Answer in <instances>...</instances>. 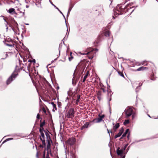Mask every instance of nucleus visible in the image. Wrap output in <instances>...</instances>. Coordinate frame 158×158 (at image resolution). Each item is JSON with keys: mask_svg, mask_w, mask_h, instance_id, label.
Here are the masks:
<instances>
[{"mask_svg": "<svg viewBox=\"0 0 158 158\" xmlns=\"http://www.w3.org/2000/svg\"><path fill=\"white\" fill-rule=\"evenodd\" d=\"M19 66L17 65L16 66L14 72L6 81V83L7 85L10 84L16 78L18 75V72L19 70Z\"/></svg>", "mask_w": 158, "mask_h": 158, "instance_id": "1", "label": "nucleus"}, {"mask_svg": "<svg viewBox=\"0 0 158 158\" xmlns=\"http://www.w3.org/2000/svg\"><path fill=\"white\" fill-rule=\"evenodd\" d=\"M48 130L44 131V132L46 137V140L47 141L46 150L47 152L50 153L51 152V143H52V141L50 138V135L48 133Z\"/></svg>", "mask_w": 158, "mask_h": 158, "instance_id": "2", "label": "nucleus"}, {"mask_svg": "<svg viewBox=\"0 0 158 158\" xmlns=\"http://www.w3.org/2000/svg\"><path fill=\"white\" fill-rule=\"evenodd\" d=\"M129 6V5H127L124 7L123 6H118L116 7V10L118 12H116L118 15L123 14L126 13L127 10V7Z\"/></svg>", "mask_w": 158, "mask_h": 158, "instance_id": "3", "label": "nucleus"}, {"mask_svg": "<svg viewBox=\"0 0 158 158\" xmlns=\"http://www.w3.org/2000/svg\"><path fill=\"white\" fill-rule=\"evenodd\" d=\"M5 44L6 45L12 48L11 50H15V45L14 41L10 38H6L5 40Z\"/></svg>", "mask_w": 158, "mask_h": 158, "instance_id": "4", "label": "nucleus"}, {"mask_svg": "<svg viewBox=\"0 0 158 158\" xmlns=\"http://www.w3.org/2000/svg\"><path fill=\"white\" fill-rule=\"evenodd\" d=\"M74 109L73 108L69 109L66 114V117L68 118H73L74 116Z\"/></svg>", "mask_w": 158, "mask_h": 158, "instance_id": "5", "label": "nucleus"}, {"mask_svg": "<svg viewBox=\"0 0 158 158\" xmlns=\"http://www.w3.org/2000/svg\"><path fill=\"white\" fill-rule=\"evenodd\" d=\"M133 112V110L131 108L128 107L126 108L124 110V112L126 114V118H128L131 116Z\"/></svg>", "mask_w": 158, "mask_h": 158, "instance_id": "6", "label": "nucleus"}, {"mask_svg": "<svg viewBox=\"0 0 158 158\" xmlns=\"http://www.w3.org/2000/svg\"><path fill=\"white\" fill-rule=\"evenodd\" d=\"M99 117L97 118H95L93 120L92 122H94L96 123H99L101 122L102 120V119L104 117L105 115L103 114L102 115H100V114L98 115Z\"/></svg>", "mask_w": 158, "mask_h": 158, "instance_id": "7", "label": "nucleus"}, {"mask_svg": "<svg viewBox=\"0 0 158 158\" xmlns=\"http://www.w3.org/2000/svg\"><path fill=\"white\" fill-rule=\"evenodd\" d=\"M12 54V52H2V53L0 55V58L1 59H5L8 57V54L11 55Z\"/></svg>", "mask_w": 158, "mask_h": 158, "instance_id": "8", "label": "nucleus"}, {"mask_svg": "<svg viewBox=\"0 0 158 158\" xmlns=\"http://www.w3.org/2000/svg\"><path fill=\"white\" fill-rule=\"evenodd\" d=\"M75 138L74 137H72L69 138L68 140L67 141V143L70 145H73L75 144Z\"/></svg>", "mask_w": 158, "mask_h": 158, "instance_id": "9", "label": "nucleus"}, {"mask_svg": "<svg viewBox=\"0 0 158 158\" xmlns=\"http://www.w3.org/2000/svg\"><path fill=\"white\" fill-rule=\"evenodd\" d=\"M40 140L42 141V143L44 145V146H46V143L45 141V137L44 133H41L40 135Z\"/></svg>", "mask_w": 158, "mask_h": 158, "instance_id": "10", "label": "nucleus"}, {"mask_svg": "<svg viewBox=\"0 0 158 158\" xmlns=\"http://www.w3.org/2000/svg\"><path fill=\"white\" fill-rule=\"evenodd\" d=\"M119 147H118L116 150V153L118 155L120 156L121 157H122L123 156H125L123 155V150L122 149H120Z\"/></svg>", "mask_w": 158, "mask_h": 158, "instance_id": "11", "label": "nucleus"}, {"mask_svg": "<svg viewBox=\"0 0 158 158\" xmlns=\"http://www.w3.org/2000/svg\"><path fill=\"white\" fill-rule=\"evenodd\" d=\"M51 156L52 155L51 152L49 153L48 152H47V154H45V149L43 152V155L42 158H50L49 157V154Z\"/></svg>", "mask_w": 158, "mask_h": 158, "instance_id": "12", "label": "nucleus"}, {"mask_svg": "<svg viewBox=\"0 0 158 158\" xmlns=\"http://www.w3.org/2000/svg\"><path fill=\"white\" fill-rule=\"evenodd\" d=\"M92 48L93 49L92 52L91 53H90L87 55H89L88 57L89 59H92L94 57L96 54V52L94 51L95 50H96L97 52L98 51V49H93V48Z\"/></svg>", "mask_w": 158, "mask_h": 158, "instance_id": "13", "label": "nucleus"}, {"mask_svg": "<svg viewBox=\"0 0 158 158\" xmlns=\"http://www.w3.org/2000/svg\"><path fill=\"white\" fill-rule=\"evenodd\" d=\"M36 148L37 150L36 157V158H40V156L42 154L43 155V152L42 153V152L41 149H38L36 146Z\"/></svg>", "mask_w": 158, "mask_h": 158, "instance_id": "14", "label": "nucleus"}, {"mask_svg": "<svg viewBox=\"0 0 158 158\" xmlns=\"http://www.w3.org/2000/svg\"><path fill=\"white\" fill-rule=\"evenodd\" d=\"M93 50V49L92 48H88L86 50V53L80 52V53L82 55H87L88 54L91 53L92 52Z\"/></svg>", "mask_w": 158, "mask_h": 158, "instance_id": "15", "label": "nucleus"}, {"mask_svg": "<svg viewBox=\"0 0 158 158\" xmlns=\"http://www.w3.org/2000/svg\"><path fill=\"white\" fill-rule=\"evenodd\" d=\"M123 131H124L123 128V127L121 128L120 129V130H119V132H118V133L115 136L114 138L116 139V138L120 137L121 135L123 133Z\"/></svg>", "mask_w": 158, "mask_h": 158, "instance_id": "16", "label": "nucleus"}, {"mask_svg": "<svg viewBox=\"0 0 158 158\" xmlns=\"http://www.w3.org/2000/svg\"><path fill=\"white\" fill-rule=\"evenodd\" d=\"M8 12L10 14H15L17 15L15 11V9L14 8H10L8 10Z\"/></svg>", "mask_w": 158, "mask_h": 158, "instance_id": "17", "label": "nucleus"}, {"mask_svg": "<svg viewBox=\"0 0 158 158\" xmlns=\"http://www.w3.org/2000/svg\"><path fill=\"white\" fill-rule=\"evenodd\" d=\"M97 98L98 100L100 101L102 98V93L101 91H98L97 94Z\"/></svg>", "mask_w": 158, "mask_h": 158, "instance_id": "18", "label": "nucleus"}, {"mask_svg": "<svg viewBox=\"0 0 158 158\" xmlns=\"http://www.w3.org/2000/svg\"><path fill=\"white\" fill-rule=\"evenodd\" d=\"M148 69V68L147 67L142 66L137 69L135 71H143L144 70L147 69Z\"/></svg>", "mask_w": 158, "mask_h": 158, "instance_id": "19", "label": "nucleus"}, {"mask_svg": "<svg viewBox=\"0 0 158 158\" xmlns=\"http://www.w3.org/2000/svg\"><path fill=\"white\" fill-rule=\"evenodd\" d=\"M119 123H116L114 126L113 127V129L114 131H115L116 130L118 129L119 127Z\"/></svg>", "mask_w": 158, "mask_h": 158, "instance_id": "20", "label": "nucleus"}, {"mask_svg": "<svg viewBox=\"0 0 158 158\" xmlns=\"http://www.w3.org/2000/svg\"><path fill=\"white\" fill-rule=\"evenodd\" d=\"M80 97L81 96L80 95H78L77 96V99L76 101V104L77 105L78 104L79 102H80Z\"/></svg>", "mask_w": 158, "mask_h": 158, "instance_id": "21", "label": "nucleus"}, {"mask_svg": "<svg viewBox=\"0 0 158 158\" xmlns=\"http://www.w3.org/2000/svg\"><path fill=\"white\" fill-rule=\"evenodd\" d=\"M129 129H127L125 131L124 133L123 134V135H122L121 137V139H122L124 137H125L126 136L127 134V133H128L129 131Z\"/></svg>", "mask_w": 158, "mask_h": 158, "instance_id": "22", "label": "nucleus"}, {"mask_svg": "<svg viewBox=\"0 0 158 158\" xmlns=\"http://www.w3.org/2000/svg\"><path fill=\"white\" fill-rule=\"evenodd\" d=\"M89 73V71H87V73H86L85 75L84 76L83 80L82 81V82H84L85 81L86 79L87 78V76L88 74Z\"/></svg>", "mask_w": 158, "mask_h": 158, "instance_id": "23", "label": "nucleus"}, {"mask_svg": "<svg viewBox=\"0 0 158 158\" xmlns=\"http://www.w3.org/2000/svg\"><path fill=\"white\" fill-rule=\"evenodd\" d=\"M51 104L52 106L53 109H55V110H56L57 108L56 107V105L55 104H54V103L53 102H51ZM53 111H55V110H54V109L53 110Z\"/></svg>", "mask_w": 158, "mask_h": 158, "instance_id": "24", "label": "nucleus"}, {"mask_svg": "<svg viewBox=\"0 0 158 158\" xmlns=\"http://www.w3.org/2000/svg\"><path fill=\"white\" fill-rule=\"evenodd\" d=\"M16 14H22L21 15L22 16H23L24 15V12H23L22 11H21L19 9H17V13H16Z\"/></svg>", "mask_w": 158, "mask_h": 158, "instance_id": "25", "label": "nucleus"}, {"mask_svg": "<svg viewBox=\"0 0 158 158\" xmlns=\"http://www.w3.org/2000/svg\"><path fill=\"white\" fill-rule=\"evenodd\" d=\"M89 125V123L88 122H86L85 124H84L83 126H84L85 128H88Z\"/></svg>", "mask_w": 158, "mask_h": 158, "instance_id": "26", "label": "nucleus"}, {"mask_svg": "<svg viewBox=\"0 0 158 158\" xmlns=\"http://www.w3.org/2000/svg\"><path fill=\"white\" fill-rule=\"evenodd\" d=\"M104 35L105 36L108 37L110 35V32L109 31H107L104 32Z\"/></svg>", "mask_w": 158, "mask_h": 158, "instance_id": "27", "label": "nucleus"}, {"mask_svg": "<svg viewBox=\"0 0 158 158\" xmlns=\"http://www.w3.org/2000/svg\"><path fill=\"white\" fill-rule=\"evenodd\" d=\"M45 123V120H44L40 124V127H43Z\"/></svg>", "mask_w": 158, "mask_h": 158, "instance_id": "28", "label": "nucleus"}, {"mask_svg": "<svg viewBox=\"0 0 158 158\" xmlns=\"http://www.w3.org/2000/svg\"><path fill=\"white\" fill-rule=\"evenodd\" d=\"M70 57H69V61H71L73 58V57L72 55V52L70 53Z\"/></svg>", "mask_w": 158, "mask_h": 158, "instance_id": "29", "label": "nucleus"}, {"mask_svg": "<svg viewBox=\"0 0 158 158\" xmlns=\"http://www.w3.org/2000/svg\"><path fill=\"white\" fill-rule=\"evenodd\" d=\"M129 121L128 120H125L123 123V124L124 125H126L127 124H128L129 123Z\"/></svg>", "mask_w": 158, "mask_h": 158, "instance_id": "30", "label": "nucleus"}, {"mask_svg": "<svg viewBox=\"0 0 158 158\" xmlns=\"http://www.w3.org/2000/svg\"><path fill=\"white\" fill-rule=\"evenodd\" d=\"M4 21L6 22V23L5 24V26H6V31H7V30H8V23L6 21L5 19H4Z\"/></svg>", "mask_w": 158, "mask_h": 158, "instance_id": "31", "label": "nucleus"}, {"mask_svg": "<svg viewBox=\"0 0 158 158\" xmlns=\"http://www.w3.org/2000/svg\"><path fill=\"white\" fill-rule=\"evenodd\" d=\"M44 131V128L43 127H40V128L39 129V131L40 133V134H41V133H43V131Z\"/></svg>", "mask_w": 158, "mask_h": 158, "instance_id": "32", "label": "nucleus"}, {"mask_svg": "<svg viewBox=\"0 0 158 158\" xmlns=\"http://www.w3.org/2000/svg\"><path fill=\"white\" fill-rule=\"evenodd\" d=\"M42 110L45 114H47L46 113V111L45 107H43L42 108Z\"/></svg>", "mask_w": 158, "mask_h": 158, "instance_id": "33", "label": "nucleus"}, {"mask_svg": "<svg viewBox=\"0 0 158 158\" xmlns=\"http://www.w3.org/2000/svg\"><path fill=\"white\" fill-rule=\"evenodd\" d=\"M118 73L122 77H124V75L122 73L120 72H118Z\"/></svg>", "mask_w": 158, "mask_h": 158, "instance_id": "34", "label": "nucleus"}, {"mask_svg": "<svg viewBox=\"0 0 158 158\" xmlns=\"http://www.w3.org/2000/svg\"><path fill=\"white\" fill-rule=\"evenodd\" d=\"M13 139V138H10V139H7L5 140L2 143H5V142H6V141L10 140V139Z\"/></svg>", "mask_w": 158, "mask_h": 158, "instance_id": "35", "label": "nucleus"}, {"mask_svg": "<svg viewBox=\"0 0 158 158\" xmlns=\"http://www.w3.org/2000/svg\"><path fill=\"white\" fill-rule=\"evenodd\" d=\"M151 79L152 80H155L156 79V78L154 77V76H151Z\"/></svg>", "mask_w": 158, "mask_h": 158, "instance_id": "36", "label": "nucleus"}, {"mask_svg": "<svg viewBox=\"0 0 158 158\" xmlns=\"http://www.w3.org/2000/svg\"><path fill=\"white\" fill-rule=\"evenodd\" d=\"M45 147H46V146H44V145L43 144L42 145H41V144H40V145H39V147H40V148H43L44 147L45 148Z\"/></svg>", "mask_w": 158, "mask_h": 158, "instance_id": "37", "label": "nucleus"}, {"mask_svg": "<svg viewBox=\"0 0 158 158\" xmlns=\"http://www.w3.org/2000/svg\"><path fill=\"white\" fill-rule=\"evenodd\" d=\"M146 61H143L141 62V63L143 65L145 64V63H146Z\"/></svg>", "mask_w": 158, "mask_h": 158, "instance_id": "38", "label": "nucleus"}, {"mask_svg": "<svg viewBox=\"0 0 158 158\" xmlns=\"http://www.w3.org/2000/svg\"><path fill=\"white\" fill-rule=\"evenodd\" d=\"M101 89L102 90L103 92L104 93H105L106 91V90H105L104 88H101Z\"/></svg>", "mask_w": 158, "mask_h": 158, "instance_id": "39", "label": "nucleus"}, {"mask_svg": "<svg viewBox=\"0 0 158 158\" xmlns=\"http://www.w3.org/2000/svg\"><path fill=\"white\" fill-rule=\"evenodd\" d=\"M136 65L138 66H140L142 65V64H141V63H137Z\"/></svg>", "mask_w": 158, "mask_h": 158, "instance_id": "40", "label": "nucleus"}, {"mask_svg": "<svg viewBox=\"0 0 158 158\" xmlns=\"http://www.w3.org/2000/svg\"><path fill=\"white\" fill-rule=\"evenodd\" d=\"M36 118H37L38 119H39L40 118V115L39 114H38L37 115V116H36Z\"/></svg>", "mask_w": 158, "mask_h": 158, "instance_id": "41", "label": "nucleus"}, {"mask_svg": "<svg viewBox=\"0 0 158 158\" xmlns=\"http://www.w3.org/2000/svg\"><path fill=\"white\" fill-rule=\"evenodd\" d=\"M130 134V132H129L128 133V135H127V139H129Z\"/></svg>", "mask_w": 158, "mask_h": 158, "instance_id": "42", "label": "nucleus"}, {"mask_svg": "<svg viewBox=\"0 0 158 158\" xmlns=\"http://www.w3.org/2000/svg\"><path fill=\"white\" fill-rule=\"evenodd\" d=\"M107 131H108V133H109V135H110V132L111 133H112V131H109L108 129H107Z\"/></svg>", "mask_w": 158, "mask_h": 158, "instance_id": "43", "label": "nucleus"}, {"mask_svg": "<svg viewBox=\"0 0 158 158\" xmlns=\"http://www.w3.org/2000/svg\"><path fill=\"white\" fill-rule=\"evenodd\" d=\"M84 126H81V127L80 128V129L81 130H83L85 128L84 127H83Z\"/></svg>", "mask_w": 158, "mask_h": 158, "instance_id": "44", "label": "nucleus"}, {"mask_svg": "<svg viewBox=\"0 0 158 158\" xmlns=\"http://www.w3.org/2000/svg\"><path fill=\"white\" fill-rule=\"evenodd\" d=\"M70 10H71L70 9H69L68 11V12L67 15H68V14H69L70 12Z\"/></svg>", "mask_w": 158, "mask_h": 158, "instance_id": "45", "label": "nucleus"}, {"mask_svg": "<svg viewBox=\"0 0 158 158\" xmlns=\"http://www.w3.org/2000/svg\"><path fill=\"white\" fill-rule=\"evenodd\" d=\"M52 5L54 6L56 8L57 10H59L58 8H57L56 6H55V5H54L53 4H52Z\"/></svg>", "mask_w": 158, "mask_h": 158, "instance_id": "46", "label": "nucleus"}, {"mask_svg": "<svg viewBox=\"0 0 158 158\" xmlns=\"http://www.w3.org/2000/svg\"><path fill=\"white\" fill-rule=\"evenodd\" d=\"M145 66H147L148 65V63H147V61H146V63H145V64H144Z\"/></svg>", "mask_w": 158, "mask_h": 158, "instance_id": "47", "label": "nucleus"}, {"mask_svg": "<svg viewBox=\"0 0 158 158\" xmlns=\"http://www.w3.org/2000/svg\"><path fill=\"white\" fill-rule=\"evenodd\" d=\"M59 12H60V13L61 14L63 15V16L64 17V15H63V14L62 13V12H61L60 10V11H59Z\"/></svg>", "mask_w": 158, "mask_h": 158, "instance_id": "48", "label": "nucleus"}, {"mask_svg": "<svg viewBox=\"0 0 158 158\" xmlns=\"http://www.w3.org/2000/svg\"><path fill=\"white\" fill-rule=\"evenodd\" d=\"M32 61L33 62L35 63V59H34L33 60H32Z\"/></svg>", "mask_w": 158, "mask_h": 158, "instance_id": "49", "label": "nucleus"}, {"mask_svg": "<svg viewBox=\"0 0 158 158\" xmlns=\"http://www.w3.org/2000/svg\"><path fill=\"white\" fill-rule=\"evenodd\" d=\"M112 124L113 126L115 125V123H113Z\"/></svg>", "mask_w": 158, "mask_h": 158, "instance_id": "50", "label": "nucleus"}, {"mask_svg": "<svg viewBox=\"0 0 158 158\" xmlns=\"http://www.w3.org/2000/svg\"><path fill=\"white\" fill-rule=\"evenodd\" d=\"M125 156H123L122 157H121V158H125Z\"/></svg>", "mask_w": 158, "mask_h": 158, "instance_id": "51", "label": "nucleus"}, {"mask_svg": "<svg viewBox=\"0 0 158 158\" xmlns=\"http://www.w3.org/2000/svg\"><path fill=\"white\" fill-rule=\"evenodd\" d=\"M111 98H110V99L109 100V102H110L111 100Z\"/></svg>", "mask_w": 158, "mask_h": 158, "instance_id": "52", "label": "nucleus"}, {"mask_svg": "<svg viewBox=\"0 0 158 158\" xmlns=\"http://www.w3.org/2000/svg\"><path fill=\"white\" fill-rule=\"evenodd\" d=\"M15 25L16 26H17V25H18V24H17V23H16L15 24Z\"/></svg>", "mask_w": 158, "mask_h": 158, "instance_id": "53", "label": "nucleus"}, {"mask_svg": "<svg viewBox=\"0 0 158 158\" xmlns=\"http://www.w3.org/2000/svg\"><path fill=\"white\" fill-rule=\"evenodd\" d=\"M26 7H27V8L28 7V6H27H27H26Z\"/></svg>", "mask_w": 158, "mask_h": 158, "instance_id": "54", "label": "nucleus"}, {"mask_svg": "<svg viewBox=\"0 0 158 158\" xmlns=\"http://www.w3.org/2000/svg\"><path fill=\"white\" fill-rule=\"evenodd\" d=\"M148 115L149 117H151L148 114Z\"/></svg>", "mask_w": 158, "mask_h": 158, "instance_id": "55", "label": "nucleus"}, {"mask_svg": "<svg viewBox=\"0 0 158 158\" xmlns=\"http://www.w3.org/2000/svg\"><path fill=\"white\" fill-rule=\"evenodd\" d=\"M75 73V72H74V73H73V75Z\"/></svg>", "mask_w": 158, "mask_h": 158, "instance_id": "56", "label": "nucleus"}, {"mask_svg": "<svg viewBox=\"0 0 158 158\" xmlns=\"http://www.w3.org/2000/svg\"><path fill=\"white\" fill-rule=\"evenodd\" d=\"M59 11H60V10L59 9V10H58Z\"/></svg>", "mask_w": 158, "mask_h": 158, "instance_id": "57", "label": "nucleus"}]
</instances>
